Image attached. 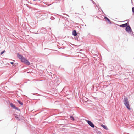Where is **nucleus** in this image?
<instances>
[{"instance_id": "nucleus-18", "label": "nucleus", "mask_w": 134, "mask_h": 134, "mask_svg": "<svg viewBox=\"0 0 134 134\" xmlns=\"http://www.w3.org/2000/svg\"><path fill=\"white\" fill-rule=\"evenodd\" d=\"M15 109L17 110L18 111H20V110L17 107H16Z\"/></svg>"}, {"instance_id": "nucleus-31", "label": "nucleus", "mask_w": 134, "mask_h": 134, "mask_svg": "<svg viewBox=\"0 0 134 134\" xmlns=\"http://www.w3.org/2000/svg\"><path fill=\"white\" fill-rule=\"evenodd\" d=\"M127 134H129V133H127Z\"/></svg>"}, {"instance_id": "nucleus-28", "label": "nucleus", "mask_w": 134, "mask_h": 134, "mask_svg": "<svg viewBox=\"0 0 134 134\" xmlns=\"http://www.w3.org/2000/svg\"><path fill=\"white\" fill-rule=\"evenodd\" d=\"M82 8L83 9V6H82Z\"/></svg>"}, {"instance_id": "nucleus-19", "label": "nucleus", "mask_w": 134, "mask_h": 134, "mask_svg": "<svg viewBox=\"0 0 134 134\" xmlns=\"http://www.w3.org/2000/svg\"><path fill=\"white\" fill-rule=\"evenodd\" d=\"M18 64L17 63H14V64L13 65V66H16V65H17Z\"/></svg>"}, {"instance_id": "nucleus-24", "label": "nucleus", "mask_w": 134, "mask_h": 134, "mask_svg": "<svg viewBox=\"0 0 134 134\" xmlns=\"http://www.w3.org/2000/svg\"><path fill=\"white\" fill-rule=\"evenodd\" d=\"M132 35H133V36H134V34H133V32H132V33H131V34Z\"/></svg>"}, {"instance_id": "nucleus-22", "label": "nucleus", "mask_w": 134, "mask_h": 134, "mask_svg": "<svg viewBox=\"0 0 134 134\" xmlns=\"http://www.w3.org/2000/svg\"><path fill=\"white\" fill-rule=\"evenodd\" d=\"M10 64H12V65H13L14 64V62H10Z\"/></svg>"}, {"instance_id": "nucleus-15", "label": "nucleus", "mask_w": 134, "mask_h": 134, "mask_svg": "<svg viewBox=\"0 0 134 134\" xmlns=\"http://www.w3.org/2000/svg\"><path fill=\"white\" fill-rule=\"evenodd\" d=\"M5 52V50H4V51H3L1 53L0 55H2Z\"/></svg>"}, {"instance_id": "nucleus-17", "label": "nucleus", "mask_w": 134, "mask_h": 134, "mask_svg": "<svg viewBox=\"0 0 134 134\" xmlns=\"http://www.w3.org/2000/svg\"><path fill=\"white\" fill-rule=\"evenodd\" d=\"M15 117L16 118V119H17L18 120H20L19 118L18 117V116H15Z\"/></svg>"}, {"instance_id": "nucleus-3", "label": "nucleus", "mask_w": 134, "mask_h": 134, "mask_svg": "<svg viewBox=\"0 0 134 134\" xmlns=\"http://www.w3.org/2000/svg\"><path fill=\"white\" fill-rule=\"evenodd\" d=\"M86 121L89 125V126L91 127L92 128H94L95 127V125L90 120H86Z\"/></svg>"}, {"instance_id": "nucleus-4", "label": "nucleus", "mask_w": 134, "mask_h": 134, "mask_svg": "<svg viewBox=\"0 0 134 134\" xmlns=\"http://www.w3.org/2000/svg\"><path fill=\"white\" fill-rule=\"evenodd\" d=\"M22 62H23L24 63L26 64L27 65H29L30 64V62L27 59H25V58L23 60Z\"/></svg>"}, {"instance_id": "nucleus-26", "label": "nucleus", "mask_w": 134, "mask_h": 134, "mask_svg": "<svg viewBox=\"0 0 134 134\" xmlns=\"http://www.w3.org/2000/svg\"><path fill=\"white\" fill-rule=\"evenodd\" d=\"M92 2L93 1V0H90Z\"/></svg>"}, {"instance_id": "nucleus-20", "label": "nucleus", "mask_w": 134, "mask_h": 134, "mask_svg": "<svg viewBox=\"0 0 134 134\" xmlns=\"http://www.w3.org/2000/svg\"><path fill=\"white\" fill-rule=\"evenodd\" d=\"M132 10L133 13H134V7L132 8Z\"/></svg>"}, {"instance_id": "nucleus-25", "label": "nucleus", "mask_w": 134, "mask_h": 134, "mask_svg": "<svg viewBox=\"0 0 134 134\" xmlns=\"http://www.w3.org/2000/svg\"><path fill=\"white\" fill-rule=\"evenodd\" d=\"M131 2L132 3V0H131Z\"/></svg>"}, {"instance_id": "nucleus-16", "label": "nucleus", "mask_w": 134, "mask_h": 134, "mask_svg": "<svg viewBox=\"0 0 134 134\" xmlns=\"http://www.w3.org/2000/svg\"><path fill=\"white\" fill-rule=\"evenodd\" d=\"M41 30H42V31H46V29L45 28H43L42 29H41Z\"/></svg>"}, {"instance_id": "nucleus-6", "label": "nucleus", "mask_w": 134, "mask_h": 134, "mask_svg": "<svg viewBox=\"0 0 134 134\" xmlns=\"http://www.w3.org/2000/svg\"><path fill=\"white\" fill-rule=\"evenodd\" d=\"M129 24L128 23H126L119 25V26L120 27H122V28H124V27H126Z\"/></svg>"}, {"instance_id": "nucleus-13", "label": "nucleus", "mask_w": 134, "mask_h": 134, "mask_svg": "<svg viewBox=\"0 0 134 134\" xmlns=\"http://www.w3.org/2000/svg\"><path fill=\"white\" fill-rule=\"evenodd\" d=\"M70 118L71 120L73 121H74L75 120L74 117L72 116H70Z\"/></svg>"}, {"instance_id": "nucleus-10", "label": "nucleus", "mask_w": 134, "mask_h": 134, "mask_svg": "<svg viewBox=\"0 0 134 134\" xmlns=\"http://www.w3.org/2000/svg\"><path fill=\"white\" fill-rule=\"evenodd\" d=\"M101 126L103 128L106 129V130H108V128L107 127V126L106 125H104L103 124H102L101 125Z\"/></svg>"}, {"instance_id": "nucleus-12", "label": "nucleus", "mask_w": 134, "mask_h": 134, "mask_svg": "<svg viewBox=\"0 0 134 134\" xmlns=\"http://www.w3.org/2000/svg\"><path fill=\"white\" fill-rule=\"evenodd\" d=\"M17 101L20 104H21V105H23V103L21 101L18 100Z\"/></svg>"}, {"instance_id": "nucleus-30", "label": "nucleus", "mask_w": 134, "mask_h": 134, "mask_svg": "<svg viewBox=\"0 0 134 134\" xmlns=\"http://www.w3.org/2000/svg\"><path fill=\"white\" fill-rule=\"evenodd\" d=\"M34 1H36V0H34Z\"/></svg>"}, {"instance_id": "nucleus-29", "label": "nucleus", "mask_w": 134, "mask_h": 134, "mask_svg": "<svg viewBox=\"0 0 134 134\" xmlns=\"http://www.w3.org/2000/svg\"><path fill=\"white\" fill-rule=\"evenodd\" d=\"M85 26H86V25H85Z\"/></svg>"}, {"instance_id": "nucleus-8", "label": "nucleus", "mask_w": 134, "mask_h": 134, "mask_svg": "<svg viewBox=\"0 0 134 134\" xmlns=\"http://www.w3.org/2000/svg\"><path fill=\"white\" fill-rule=\"evenodd\" d=\"M104 19L106 20H107L109 22V23L110 24H111V23L110 20V19L108 18L106 16H105L104 17Z\"/></svg>"}, {"instance_id": "nucleus-7", "label": "nucleus", "mask_w": 134, "mask_h": 134, "mask_svg": "<svg viewBox=\"0 0 134 134\" xmlns=\"http://www.w3.org/2000/svg\"><path fill=\"white\" fill-rule=\"evenodd\" d=\"M72 34L73 36H75L77 35L78 33L76 32V30H74L72 31Z\"/></svg>"}, {"instance_id": "nucleus-14", "label": "nucleus", "mask_w": 134, "mask_h": 134, "mask_svg": "<svg viewBox=\"0 0 134 134\" xmlns=\"http://www.w3.org/2000/svg\"><path fill=\"white\" fill-rule=\"evenodd\" d=\"M75 39L77 40V41H79L80 40V39L78 38L76 36H75Z\"/></svg>"}, {"instance_id": "nucleus-9", "label": "nucleus", "mask_w": 134, "mask_h": 134, "mask_svg": "<svg viewBox=\"0 0 134 134\" xmlns=\"http://www.w3.org/2000/svg\"><path fill=\"white\" fill-rule=\"evenodd\" d=\"M10 105L11 107L14 109H15L16 107L12 103H10Z\"/></svg>"}, {"instance_id": "nucleus-2", "label": "nucleus", "mask_w": 134, "mask_h": 134, "mask_svg": "<svg viewBox=\"0 0 134 134\" xmlns=\"http://www.w3.org/2000/svg\"><path fill=\"white\" fill-rule=\"evenodd\" d=\"M125 30L126 31L129 33L131 34V33H132V31L130 26L129 25H128L126 27Z\"/></svg>"}, {"instance_id": "nucleus-1", "label": "nucleus", "mask_w": 134, "mask_h": 134, "mask_svg": "<svg viewBox=\"0 0 134 134\" xmlns=\"http://www.w3.org/2000/svg\"><path fill=\"white\" fill-rule=\"evenodd\" d=\"M123 102L125 105L126 107V108L130 110L131 109L130 106L129 105V102L128 101V99L127 98L125 97L124 98Z\"/></svg>"}, {"instance_id": "nucleus-21", "label": "nucleus", "mask_w": 134, "mask_h": 134, "mask_svg": "<svg viewBox=\"0 0 134 134\" xmlns=\"http://www.w3.org/2000/svg\"><path fill=\"white\" fill-rule=\"evenodd\" d=\"M92 2L93 4H95L96 5V7H98L97 5L96 4L95 2L93 1Z\"/></svg>"}, {"instance_id": "nucleus-23", "label": "nucleus", "mask_w": 134, "mask_h": 134, "mask_svg": "<svg viewBox=\"0 0 134 134\" xmlns=\"http://www.w3.org/2000/svg\"><path fill=\"white\" fill-rule=\"evenodd\" d=\"M97 134H101V133L99 131H98Z\"/></svg>"}, {"instance_id": "nucleus-27", "label": "nucleus", "mask_w": 134, "mask_h": 134, "mask_svg": "<svg viewBox=\"0 0 134 134\" xmlns=\"http://www.w3.org/2000/svg\"><path fill=\"white\" fill-rule=\"evenodd\" d=\"M39 18H37V19H39Z\"/></svg>"}, {"instance_id": "nucleus-11", "label": "nucleus", "mask_w": 134, "mask_h": 134, "mask_svg": "<svg viewBox=\"0 0 134 134\" xmlns=\"http://www.w3.org/2000/svg\"><path fill=\"white\" fill-rule=\"evenodd\" d=\"M41 16H40V18L41 20H43L44 19V18L43 17V16H44V15L42 14H41Z\"/></svg>"}, {"instance_id": "nucleus-5", "label": "nucleus", "mask_w": 134, "mask_h": 134, "mask_svg": "<svg viewBox=\"0 0 134 134\" xmlns=\"http://www.w3.org/2000/svg\"><path fill=\"white\" fill-rule=\"evenodd\" d=\"M17 57L19 59L21 60V62L23 61V60L25 58L24 57L21 55L19 53H18L17 54Z\"/></svg>"}]
</instances>
